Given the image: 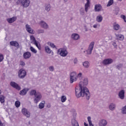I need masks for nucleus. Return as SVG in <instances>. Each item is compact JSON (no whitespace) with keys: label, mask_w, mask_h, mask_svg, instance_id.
Returning a JSON list of instances; mask_svg holds the SVG:
<instances>
[{"label":"nucleus","mask_w":126,"mask_h":126,"mask_svg":"<svg viewBox=\"0 0 126 126\" xmlns=\"http://www.w3.org/2000/svg\"><path fill=\"white\" fill-rule=\"evenodd\" d=\"M80 90L78 89H75V95L77 98L80 97H85L87 98V100H89L90 98V93H89V90L87 88H82L81 85V83L79 84Z\"/></svg>","instance_id":"f257e3e1"},{"label":"nucleus","mask_w":126,"mask_h":126,"mask_svg":"<svg viewBox=\"0 0 126 126\" xmlns=\"http://www.w3.org/2000/svg\"><path fill=\"white\" fill-rule=\"evenodd\" d=\"M30 95L33 96L34 95L35 98L34 99V102L35 104H37L38 102L40 101V100L42 99V95L39 92H37L35 90H32L30 93Z\"/></svg>","instance_id":"f03ea898"},{"label":"nucleus","mask_w":126,"mask_h":126,"mask_svg":"<svg viewBox=\"0 0 126 126\" xmlns=\"http://www.w3.org/2000/svg\"><path fill=\"white\" fill-rule=\"evenodd\" d=\"M77 80V74L75 72H72L70 75V83H73Z\"/></svg>","instance_id":"7ed1b4c3"},{"label":"nucleus","mask_w":126,"mask_h":126,"mask_svg":"<svg viewBox=\"0 0 126 126\" xmlns=\"http://www.w3.org/2000/svg\"><path fill=\"white\" fill-rule=\"evenodd\" d=\"M19 1L23 7H28V6L30 4V0H20Z\"/></svg>","instance_id":"20e7f679"},{"label":"nucleus","mask_w":126,"mask_h":126,"mask_svg":"<svg viewBox=\"0 0 126 126\" xmlns=\"http://www.w3.org/2000/svg\"><path fill=\"white\" fill-rule=\"evenodd\" d=\"M58 53L62 57H66L67 56V51L65 49H60L58 50Z\"/></svg>","instance_id":"39448f33"},{"label":"nucleus","mask_w":126,"mask_h":126,"mask_svg":"<svg viewBox=\"0 0 126 126\" xmlns=\"http://www.w3.org/2000/svg\"><path fill=\"white\" fill-rule=\"evenodd\" d=\"M94 44H95L94 42H92L90 43L87 51L88 55H91V54H92V51L93 50V48H94Z\"/></svg>","instance_id":"423d86ee"},{"label":"nucleus","mask_w":126,"mask_h":126,"mask_svg":"<svg viewBox=\"0 0 126 126\" xmlns=\"http://www.w3.org/2000/svg\"><path fill=\"white\" fill-rule=\"evenodd\" d=\"M18 75L20 78H24L26 76V71L23 69H21L19 71Z\"/></svg>","instance_id":"0eeeda50"},{"label":"nucleus","mask_w":126,"mask_h":126,"mask_svg":"<svg viewBox=\"0 0 126 126\" xmlns=\"http://www.w3.org/2000/svg\"><path fill=\"white\" fill-rule=\"evenodd\" d=\"M112 63H113V60L111 59H104L102 62V63L104 65H108V64H111Z\"/></svg>","instance_id":"6e6552de"},{"label":"nucleus","mask_w":126,"mask_h":126,"mask_svg":"<svg viewBox=\"0 0 126 126\" xmlns=\"http://www.w3.org/2000/svg\"><path fill=\"white\" fill-rule=\"evenodd\" d=\"M22 113L24 115V116H26L27 118H30V112L28 111V110L26 108H23L22 109Z\"/></svg>","instance_id":"1a4fd4ad"},{"label":"nucleus","mask_w":126,"mask_h":126,"mask_svg":"<svg viewBox=\"0 0 126 126\" xmlns=\"http://www.w3.org/2000/svg\"><path fill=\"white\" fill-rule=\"evenodd\" d=\"M10 84L11 86H12V87H13L14 88L17 89V90H20V87L18 86V85L16 84V83L14 82H11Z\"/></svg>","instance_id":"9d476101"},{"label":"nucleus","mask_w":126,"mask_h":126,"mask_svg":"<svg viewBox=\"0 0 126 126\" xmlns=\"http://www.w3.org/2000/svg\"><path fill=\"white\" fill-rule=\"evenodd\" d=\"M79 83H81L82 85V88H84L87 84H88V79L86 78L84 79L83 82H80Z\"/></svg>","instance_id":"9b49d317"},{"label":"nucleus","mask_w":126,"mask_h":126,"mask_svg":"<svg viewBox=\"0 0 126 126\" xmlns=\"http://www.w3.org/2000/svg\"><path fill=\"white\" fill-rule=\"evenodd\" d=\"M26 28L27 31H28L29 33H30L31 34H34V31L31 29V27H30L28 24L26 25Z\"/></svg>","instance_id":"f8f14e48"},{"label":"nucleus","mask_w":126,"mask_h":126,"mask_svg":"<svg viewBox=\"0 0 126 126\" xmlns=\"http://www.w3.org/2000/svg\"><path fill=\"white\" fill-rule=\"evenodd\" d=\"M31 57V53L29 52H25L23 54V58L25 60L30 59Z\"/></svg>","instance_id":"ddd939ff"},{"label":"nucleus","mask_w":126,"mask_h":126,"mask_svg":"<svg viewBox=\"0 0 126 126\" xmlns=\"http://www.w3.org/2000/svg\"><path fill=\"white\" fill-rule=\"evenodd\" d=\"M102 9V6H101V4H96L94 6V10L96 12H99L101 11V10Z\"/></svg>","instance_id":"4468645a"},{"label":"nucleus","mask_w":126,"mask_h":126,"mask_svg":"<svg viewBox=\"0 0 126 126\" xmlns=\"http://www.w3.org/2000/svg\"><path fill=\"white\" fill-rule=\"evenodd\" d=\"M87 2L85 5V10L86 12H87L88 11V7H90V0H86Z\"/></svg>","instance_id":"2eb2a0df"},{"label":"nucleus","mask_w":126,"mask_h":126,"mask_svg":"<svg viewBox=\"0 0 126 126\" xmlns=\"http://www.w3.org/2000/svg\"><path fill=\"white\" fill-rule=\"evenodd\" d=\"M17 19V18L16 17H13L10 18H8L7 19V21L8 22V23H13L14 21H16Z\"/></svg>","instance_id":"dca6fc26"},{"label":"nucleus","mask_w":126,"mask_h":126,"mask_svg":"<svg viewBox=\"0 0 126 126\" xmlns=\"http://www.w3.org/2000/svg\"><path fill=\"white\" fill-rule=\"evenodd\" d=\"M119 96L120 99H124L125 98V91L121 90L119 93Z\"/></svg>","instance_id":"f3484780"},{"label":"nucleus","mask_w":126,"mask_h":126,"mask_svg":"<svg viewBox=\"0 0 126 126\" xmlns=\"http://www.w3.org/2000/svg\"><path fill=\"white\" fill-rule=\"evenodd\" d=\"M40 25H41V27H42V28H44V29H47V28H48V24L43 21L40 22Z\"/></svg>","instance_id":"a211bd4d"},{"label":"nucleus","mask_w":126,"mask_h":126,"mask_svg":"<svg viewBox=\"0 0 126 126\" xmlns=\"http://www.w3.org/2000/svg\"><path fill=\"white\" fill-rule=\"evenodd\" d=\"M10 44L11 46L19 48V43H18L17 41H11L10 42Z\"/></svg>","instance_id":"6ab92c4d"},{"label":"nucleus","mask_w":126,"mask_h":126,"mask_svg":"<svg viewBox=\"0 0 126 126\" xmlns=\"http://www.w3.org/2000/svg\"><path fill=\"white\" fill-rule=\"evenodd\" d=\"M45 50L47 54H51L52 56L54 55V52L52 51V50H51V49H50L48 46H46L45 47Z\"/></svg>","instance_id":"aec40b11"},{"label":"nucleus","mask_w":126,"mask_h":126,"mask_svg":"<svg viewBox=\"0 0 126 126\" xmlns=\"http://www.w3.org/2000/svg\"><path fill=\"white\" fill-rule=\"evenodd\" d=\"M71 37L73 40H78L79 39V35L77 33L72 34Z\"/></svg>","instance_id":"412c9836"},{"label":"nucleus","mask_w":126,"mask_h":126,"mask_svg":"<svg viewBox=\"0 0 126 126\" xmlns=\"http://www.w3.org/2000/svg\"><path fill=\"white\" fill-rule=\"evenodd\" d=\"M107 121L105 120H102L99 122V126H107Z\"/></svg>","instance_id":"4be33fe9"},{"label":"nucleus","mask_w":126,"mask_h":126,"mask_svg":"<svg viewBox=\"0 0 126 126\" xmlns=\"http://www.w3.org/2000/svg\"><path fill=\"white\" fill-rule=\"evenodd\" d=\"M116 36L117 37L118 40L123 41L125 39V36L122 34H116Z\"/></svg>","instance_id":"5701e85b"},{"label":"nucleus","mask_w":126,"mask_h":126,"mask_svg":"<svg viewBox=\"0 0 126 126\" xmlns=\"http://www.w3.org/2000/svg\"><path fill=\"white\" fill-rule=\"evenodd\" d=\"M45 101H41L39 104V109H44L45 107Z\"/></svg>","instance_id":"b1692460"},{"label":"nucleus","mask_w":126,"mask_h":126,"mask_svg":"<svg viewBox=\"0 0 126 126\" xmlns=\"http://www.w3.org/2000/svg\"><path fill=\"white\" fill-rule=\"evenodd\" d=\"M72 125L73 126H79V124H78V122L75 120V119L72 120Z\"/></svg>","instance_id":"393cba45"},{"label":"nucleus","mask_w":126,"mask_h":126,"mask_svg":"<svg viewBox=\"0 0 126 126\" xmlns=\"http://www.w3.org/2000/svg\"><path fill=\"white\" fill-rule=\"evenodd\" d=\"M4 99H5V97H4V95H0V102L1 104H3V103H4L5 102Z\"/></svg>","instance_id":"a878e982"},{"label":"nucleus","mask_w":126,"mask_h":126,"mask_svg":"<svg viewBox=\"0 0 126 126\" xmlns=\"http://www.w3.org/2000/svg\"><path fill=\"white\" fill-rule=\"evenodd\" d=\"M102 20H103V17L102 16L99 15L96 17V21L97 22H102Z\"/></svg>","instance_id":"bb28decb"},{"label":"nucleus","mask_w":126,"mask_h":126,"mask_svg":"<svg viewBox=\"0 0 126 126\" xmlns=\"http://www.w3.org/2000/svg\"><path fill=\"white\" fill-rule=\"evenodd\" d=\"M114 3V0H109L108 1V4H107V7L109 6H111V5H113Z\"/></svg>","instance_id":"cd10ccee"},{"label":"nucleus","mask_w":126,"mask_h":126,"mask_svg":"<svg viewBox=\"0 0 126 126\" xmlns=\"http://www.w3.org/2000/svg\"><path fill=\"white\" fill-rule=\"evenodd\" d=\"M27 93V91L26 90L24 89L20 91V95H26V94Z\"/></svg>","instance_id":"c85d7f7f"},{"label":"nucleus","mask_w":126,"mask_h":126,"mask_svg":"<svg viewBox=\"0 0 126 126\" xmlns=\"http://www.w3.org/2000/svg\"><path fill=\"white\" fill-rule=\"evenodd\" d=\"M115 108H116V105H115V104H111L110 105H109V109L110 110H111V111H113L115 109Z\"/></svg>","instance_id":"c756f323"},{"label":"nucleus","mask_w":126,"mask_h":126,"mask_svg":"<svg viewBox=\"0 0 126 126\" xmlns=\"http://www.w3.org/2000/svg\"><path fill=\"white\" fill-rule=\"evenodd\" d=\"M89 62L86 61L83 63V65L85 66V67H89Z\"/></svg>","instance_id":"7c9ffc66"},{"label":"nucleus","mask_w":126,"mask_h":126,"mask_svg":"<svg viewBox=\"0 0 126 126\" xmlns=\"http://www.w3.org/2000/svg\"><path fill=\"white\" fill-rule=\"evenodd\" d=\"M114 30H119L120 29V25L119 24H115L113 26Z\"/></svg>","instance_id":"2f4dec72"},{"label":"nucleus","mask_w":126,"mask_h":126,"mask_svg":"<svg viewBox=\"0 0 126 126\" xmlns=\"http://www.w3.org/2000/svg\"><path fill=\"white\" fill-rule=\"evenodd\" d=\"M88 121L89 122V126H94L93 124H92V121H91V117H88Z\"/></svg>","instance_id":"473e14b6"},{"label":"nucleus","mask_w":126,"mask_h":126,"mask_svg":"<svg viewBox=\"0 0 126 126\" xmlns=\"http://www.w3.org/2000/svg\"><path fill=\"white\" fill-rule=\"evenodd\" d=\"M65 101H66V96L63 95L61 97V101L62 102V103H64Z\"/></svg>","instance_id":"72a5a7b5"},{"label":"nucleus","mask_w":126,"mask_h":126,"mask_svg":"<svg viewBox=\"0 0 126 126\" xmlns=\"http://www.w3.org/2000/svg\"><path fill=\"white\" fill-rule=\"evenodd\" d=\"M20 101L17 100L15 101V105L17 108H19L20 107Z\"/></svg>","instance_id":"f704fd0d"},{"label":"nucleus","mask_w":126,"mask_h":126,"mask_svg":"<svg viewBox=\"0 0 126 126\" xmlns=\"http://www.w3.org/2000/svg\"><path fill=\"white\" fill-rule=\"evenodd\" d=\"M34 45H35L36 47H37V48H38V49H39V50H41V46L40 45H39V44H38V42H37V41H35L34 42H33Z\"/></svg>","instance_id":"c9c22d12"},{"label":"nucleus","mask_w":126,"mask_h":126,"mask_svg":"<svg viewBox=\"0 0 126 126\" xmlns=\"http://www.w3.org/2000/svg\"><path fill=\"white\" fill-rule=\"evenodd\" d=\"M30 50L32 53H34V54H36L37 53V50H35V49L32 46L30 47Z\"/></svg>","instance_id":"e433bc0d"},{"label":"nucleus","mask_w":126,"mask_h":126,"mask_svg":"<svg viewBox=\"0 0 126 126\" xmlns=\"http://www.w3.org/2000/svg\"><path fill=\"white\" fill-rule=\"evenodd\" d=\"M46 10L47 11H50V10L51 9V5L50 4H48L45 8Z\"/></svg>","instance_id":"4c0bfd02"},{"label":"nucleus","mask_w":126,"mask_h":126,"mask_svg":"<svg viewBox=\"0 0 126 126\" xmlns=\"http://www.w3.org/2000/svg\"><path fill=\"white\" fill-rule=\"evenodd\" d=\"M31 38V40H32V42H35V41H36V39H35V37H34V36L33 35H31L30 36Z\"/></svg>","instance_id":"58836bf2"},{"label":"nucleus","mask_w":126,"mask_h":126,"mask_svg":"<svg viewBox=\"0 0 126 126\" xmlns=\"http://www.w3.org/2000/svg\"><path fill=\"white\" fill-rule=\"evenodd\" d=\"M122 113L126 114V105L123 108Z\"/></svg>","instance_id":"ea45409f"},{"label":"nucleus","mask_w":126,"mask_h":126,"mask_svg":"<svg viewBox=\"0 0 126 126\" xmlns=\"http://www.w3.org/2000/svg\"><path fill=\"white\" fill-rule=\"evenodd\" d=\"M48 45H50V46H51L52 48H56V46L54 43H52L51 42H48Z\"/></svg>","instance_id":"a19ab883"},{"label":"nucleus","mask_w":126,"mask_h":126,"mask_svg":"<svg viewBox=\"0 0 126 126\" xmlns=\"http://www.w3.org/2000/svg\"><path fill=\"white\" fill-rule=\"evenodd\" d=\"M121 18H122V19H124V21L125 22H126V16L124 15H122L121 16Z\"/></svg>","instance_id":"79ce46f5"},{"label":"nucleus","mask_w":126,"mask_h":126,"mask_svg":"<svg viewBox=\"0 0 126 126\" xmlns=\"http://www.w3.org/2000/svg\"><path fill=\"white\" fill-rule=\"evenodd\" d=\"M38 34H41V33H44V30H38L37 31Z\"/></svg>","instance_id":"37998d69"},{"label":"nucleus","mask_w":126,"mask_h":126,"mask_svg":"<svg viewBox=\"0 0 126 126\" xmlns=\"http://www.w3.org/2000/svg\"><path fill=\"white\" fill-rule=\"evenodd\" d=\"M2 61H3V55L0 54V63Z\"/></svg>","instance_id":"c03bdc74"},{"label":"nucleus","mask_w":126,"mask_h":126,"mask_svg":"<svg viewBox=\"0 0 126 126\" xmlns=\"http://www.w3.org/2000/svg\"><path fill=\"white\" fill-rule=\"evenodd\" d=\"M81 76H82V73H79L77 75V78H80H80L81 77Z\"/></svg>","instance_id":"a18cd8bd"},{"label":"nucleus","mask_w":126,"mask_h":126,"mask_svg":"<svg viewBox=\"0 0 126 126\" xmlns=\"http://www.w3.org/2000/svg\"><path fill=\"white\" fill-rule=\"evenodd\" d=\"M20 65L22 66H24V65H25V63H24V62H23V61H21L20 62Z\"/></svg>","instance_id":"49530a36"},{"label":"nucleus","mask_w":126,"mask_h":126,"mask_svg":"<svg viewBox=\"0 0 126 126\" xmlns=\"http://www.w3.org/2000/svg\"><path fill=\"white\" fill-rule=\"evenodd\" d=\"M49 70L50 71H54V67L53 66L49 67Z\"/></svg>","instance_id":"de8ad7c7"},{"label":"nucleus","mask_w":126,"mask_h":126,"mask_svg":"<svg viewBox=\"0 0 126 126\" xmlns=\"http://www.w3.org/2000/svg\"><path fill=\"white\" fill-rule=\"evenodd\" d=\"M80 14H81V15H84V10H80Z\"/></svg>","instance_id":"09e8293b"},{"label":"nucleus","mask_w":126,"mask_h":126,"mask_svg":"<svg viewBox=\"0 0 126 126\" xmlns=\"http://www.w3.org/2000/svg\"><path fill=\"white\" fill-rule=\"evenodd\" d=\"M0 126H5V125H4L3 123H1V121L0 120Z\"/></svg>","instance_id":"8fccbe9b"},{"label":"nucleus","mask_w":126,"mask_h":126,"mask_svg":"<svg viewBox=\"0 0 126 126\" xmlns=\"http://www.w3.org/2000/svg\"><path fill=\"white\" fill-rule=\"evenodd\" d=\"M122 66H123V65L120 64L119 65H118L117 66V68H118V69H120V68H119V67H122Z\"/></svg>","instance_id":"3c124183"},{"label":"nucleus","mask_w":126,"mask_h":126,"mask_svg":"<svg viewBox=\"0 0 126 126\" xmlns=\"http://www.w3.org/2000/svg\"><path fill=\"white\" fill-rule=\"evenodd\" d=\"M74 63H77V59H76V58L75 59H74Z\"/></svg>","instance_id":"603ef678"},{"label":"nucleus","mask_w":126,"mask_h":126,"mask_svg":"<svg viewBox=\"0 0 126 126\" xmlns=\"http://www.w3.org/2000/svg\"><path fill=\"white\" fill-rule=\"evenodd\" d=\"M113 46H114V47H117V44L116 43V42H113Z\"/></svg>","instance_id":"864d4df0"},{"label":"nucleus","mask_w":126,"mask_h":126,"mask_svg":"<svg viewBox=\"0 0 126 126\" xmlns=\"http://www.w3.org/2000/svg\"><path fill=\"white\" fill-rule=\"evenodd\" d=\"M94 28H97V25H94L93 26Z\"/></svg>","instance_id":"5fc2aeb1"},{"label":"nucleus","mask_w":126,"mask_h":126,"mask_svg":"<svg viewBox=\"0 0 126 126\" xmlns=\"http://www.w3.org/2000/svg\"><path fill=\"white\" fill-rule=\"evenodd\" d=\"M47 107H48V108H51V104H48L47 105Z\"/></svg>","instance_id":"6e6d98bb"},{"label":"nucleus","mask_w":126,"mask_h":126,"mask_svg":"<svg viewBox=\"0 0 126 126\" xmlns=\"http://www.w3.org/2000/svg\"><path fill=\"white\" fill-rule=\"evenodd\" d=\"M84 126H88V124H86V123H84Z\"/></svg>","instance_id":"4d7b16f0"},{"label":"nucleus","mask_w":126,"mask_h":126,"mask_svg":"<svg viewBox=\"0 0 126 126\" xmlns=\"http://www.w3.org/2000/svg\"><path fill=\"white\" fill-rule=\"evenodd\" d=\"M120 0V1H122V0Z\"/></svg>","instance_id":"13d9d810"},{"label":"nucleus","mask_w":126,"mask_h":126,"mask_svg":"<svg viewBox=\"0 0 126 126\" xmlns=\"http://www.w3.org/2000/svg\"><path fill=\"white\" fill-rule=\"evenodd\" d=\"M67 0H64V1H66Z\"/></svg>","instance_id":"bf43d9fd"}]
</instances>
